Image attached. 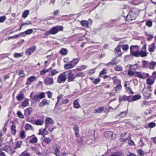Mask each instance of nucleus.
<instances>
[{"label":"nucleus","instance_id":"1","mask_svg":"<svg viewBox=\"0 0 156 156\" xmlns=\"http://www.w3.org/2000/svg\"><path fill=\"white\" fill-rule=\"evenodd\" d=\"M139 12V10L135 7L131 8H130L129 12L127 16H123L125 20H127L128 17H130L129 20H135L138 15Z\"/></svg>","mask_w":156,"mask_h":156},{"label":"nucleus","instance_id":"2","mask_svg":"<svg viewBox=\"0 0 156 156\" xmlns=\"http://www.w3.org/2000/svg\"><path fill=\"white\" fill-rule=\"evenodd\" d=\"M63 28L61 26H56L52 27L50 30L47 31L44 33L43 35L44 38L47 37V36L50 34H55L58 31L62 30Z\"/></svg>","mask_w":156,"mask_h":156},{"label":"nucleus","instance_id":"3","mask_svg":"<svg viewBox=\"0 0 156 156\" xmlns=\"http://www.w3.org/2000/svg\"><path fill=\"white\" fill-rule=\"evenodd\" d=\"M130 54L133 55L137 57L139 52V47L137 45L131 46L130 47Z\"/></svg>","mask_w":156,"mask_h":156},{"label":"nucleus","instance_id":"4","mask_svg":"<svg viewBox=\"0 0 156 156\" xmlns=\"http://www.w3.org/2000/svg\"><path fill=\"white\" fill-rule=\"evenodd\" d=\"M66 73V71L60 74L58 77L57 82L60 83L65 82L67 79Z\"/></svg>","mask_w":156,"mask_h":156},{"label":"nucleus","instance_id":"5","mask_svg":"<svg viewBox=\"0 0 156 156\" xmlns=\"http://www.w3.org/2000/svg\"><path fill=\"white\" fill-rule=\"evenodd\" d=\"M149 76V73H145L143 72H137L136 77L141 79H145Z\"/></svg>","mask_w":156,"mask_h":156},{"label":"nucleus","instance_id":"6","mask_svg":"<svg viewBox=\"0 0 156 156\" xmlns=\"http://www.w3.org/2000/svg\"><path fill=\"white\" fill-rule=\"evenodd\" d=\"M44 82L47 86L52 85L54 83L53 78L52 77H47L44 79Z\"/></svg>","mask_w":156,"mask_h":156},{"label":"nucleus","instance_id":"7","mask_svg":"<svg viewBox=\"0 0 156 156\" xmlns=\"http://www.w3.org/2000/svg\"><path fill=\"white\" fill-rule=\"evenodd\" d=\"M104 136L106 138H109L111 137L112 140H114L116 137V135L113 132L108 131L104 133Z\"/></svg>","mask_w":156,"mask_h":156},{"label":"nucleus","instance_id":"8","mask_svg":"<svg viewBox=\"0 0 156 156\" xmlns=\"http://www.w3.org/2000/svg\"><path fill=\"white\" fill-rule=\"evenodd\" d=\"M66 72L68 75V81L70 82L73 81L75 79V77L74 74L72 73V71H66Z\"/></svg>","mask_w":156,"mask_h":156},{"label":"nucleus","instance_id":"9","mask_svg":"<svg viewBox=\"0 0 156 156\" xmlns=\"http://www.w3.org/2000/svg\"><path fill=\"white\" fill-rule=\"evenodd\" d=\"M27 139L29 140V142L32 144L36 143L38 141L37 138L34 135L28 137Z\"/></svg>","mask_w":156,"mask_h":156},{"label":"nucleus","instance_id":"10","mask_svg":"<svg viewBox=\"0 0 156 156\" xmlns=\"http://www.w3.org/2000/svg\"><path fill=\"white\" fill-rule=\"evenodd\" d=\"M36 47L34 46L33 47H31L27 49L25 52V54L27 55H30L33 53L35 50L36 49Z\"/></svg>","mask_w":156,"mask_h":156},{"label":"nucleus","instance_id":"11","mask_svg":"<svg viewBox=\"0 0 156 156\" xmlns=\"http://www.w3.org/2000/svg\"><path fill=\"white\" fill-rule=\"evenodd\" d=\"M36 80L37 78L35 76H31L27 79L26 84L27 85H30L32 82L35 80Z\"/></svg>","mask_w":156,"mask_h":156},{"label":"nucleus","instance_id":"12","mask_svg":"<svg viewBox=\"0 0 156 156\" xmlns=\"http://www.w3.org/2000/svg\"><path fill=\"white\" fill-rule=\"evenodd\" d=\"M54 123V121L50 118H48L46 119L45 120V128H48L49 126V125H53Z\"/></svg>","mask_w":156,"mask_h":156},{"label":"nucleus","instance_id":"13","mask_svg":"<svg viewBox=\"0 0 156 156\" xmlns=\"http://www.w3.org/2000/svg\"><path fill=\"white\" fill-rule=\"evenodd\" d=\"M89 21L86 20H82L81 21V24L83 27H88L89 24H91L92 21L91 20H89Z\"/></svg>","mask_w":156,"mask_h":156},{"label":"nucleus","instance_id":"14","mask_svg":"<svg viewBox=\"0 0 156 156\" xmlns=\"http://www.w3.org/2000/svg\"><path fill=\"white\" fill-rule=\"evenodd\" d=\"M151 77L147 78L146 80L147 84L150 86L152 85L154 83L155 80V78H151Z\"/></svg>","mask_w":156,"mask_h":156},{"label":"nucleus","instance_id":"15","mask_svg":"<svg viewBox=\"0 0 156 156\" xmlns=\"http://www.w3.org/2000/svg\"><path fill=\"white\" fill-rule=\"evenodd\" d=\"M60 147H58L57 146H55L54 147L53 149L55 151V154L56 156H60L59 154L60 153Z\"/></svg>","mask_w":156,"mask_h":156},{"label":"nucleus","instance_id":"16","mask_svg":"<svg viewBox=\"0 0 156 156\" xmlns=\"http://www.w3.org/2000/svg\"><path fill=\"white\" fill-rule=\"evenodd\" d=\"M50 101H48L46 99H43L41 102L39 104V106L40 107H43L46 105H48L49 104Z\"/></svg>","mask_w":156,"mask_h":156},{"label":"nucleus","instance_id":"17","mask_svg":"<svg viewBox=\"0 0 156 156\" xmlns=\"http://www.w3.org/2000/svg\"><path fill=\"white\" fill-rule=\"evenodd\" d=\"M104 109V107L103 106H100L94 110V113H100L103 111Z\"/></svg>","mask_w":156,"mask_h":156},{"label":"nucleus","instance_id":"18","mask_svg":"<svg viewBox=\"0 0 156 156\" xmlns=\"http://www.w3.org/2000/svg\"><path fill=\"white\" fill-rule=\"evenodd\" d=\"M45 127V128L42 129L41 128L39 130V132L38 133V134L40 135H42L43 136H44V135H47L48 134V132L46 130V129Z\"/></svg>","mask_w":156,"mask_h":156},{"label":"nucleus","instance_id":"19","mask_svg":"<svg viewBox=\"0 0 156 156\" xmlns=\"http://www.w3.org/2000/svg\"><path fill=\"white\" fill-rule=\"evenodd\" d=\"M33 111L32 108L30 107L24 110V115L26 116H28L31 114Z\"/></svg>","mask_w":156,"mask_h":156},{"label":"nucleus","instance_id":"20","mask_svg":"<svg viewBox=\"0 0 156 156\" xmlns=\"http://www.w3.org/2000/svg\"><path fill=\"white\" fill-rule=\"evenodd\" d=\"M74 67L73 66V65L71 62L67 63V64H65L64 66V68L66 70H68L73 68Z\"/></svg>","mask_w":156,"mask_h":156},{"label":"nucleus","instance_id":"21","mask_svg":"<svg viewBox=\"0 0 156 156\" xmlns=\"http://www.w3.org/2000/svg\"><path fill=\"white\" fill-rule=\"evenodd\" d=\"M118 62V61L116 60V58H114L112 60L108 63L106 64L105 65L108 66H114L117 64Z\"/></svg>","mask_w":156,"mask_h":156},{"label":"nucleus","instance_id":"22","mask_svg":"<svg viewBox=\"0 0 156 156\" xmlns=\"http://www.w3.org/2000/svg\"><path fill=\"white\" fill-rule=\"evenodd\" d=\"M151 93L148 91L144 92V98L146 99H148L151 98Z\"/></svg>","mask_w":156,"mask_h":156},{"label":"nucleus","instance_id":"23","mask_svg":"<svg viewBox=\"0 0 156 156\" xmlns=\"http://www.w3.org/2000/svg\"><path fill=\"white\" fill-rule=\"evenodd\" d=\"M147 55V52L145 51H139V52L137 55V57H146Z\"/></svg>","mask_w":156,"mask_h":156},{"label":"nucleus","instance_id":"24","mask_svg":"<svg viewBox=\"0 0 156 156\" xmlns=\"http://www.w3.org/2000/svg\"><path fill=\"white\" fill-rule=\"evenodd\" d=\"M33 92H32L30 95V98L33 100L39 101L40 98L38 94L35 95L34 96H33Z\"/></svg>","mask_w":156,"mask_h":156},{"label":"nucleus","instance_id":"25","mask_svg":"<svg viewBox=\"0 0 156 156\" xmlns=\"http://www.w3.org/2000/svg\"><path fill=\"white\" fill-rule=\"evenodd\" d=\"M148 67L151 69H153L154 68L155 66H156V62L154 61H151L148 63Z\"/></svg>","mask_w":156,"mask_h":156},{"label":"nucleus","instance_id":"26","mask_svg":"<svg viewBox=\"0 0 156 156\" xmlns=\"http://www.w3.org/2000/svg\"><path fill=\"white\" fill-rule=\"evenodd\" d=\"M127 133H126L124 134H122L121 135V136L122 137L120 138V141L122 142H126L127 140H129V139H130V136H128V137L127 138H122L124 137Z\"/></svg>","mask_w":156,"mask_h":156},{"label":"nucleus","instance_id":"27","mask_svg":"<svg viewBox=\"0 0 156 156\" xmlns=\"http://www.w3.org/2000/svg\"><path fill=\"white\" fill-rule=\"evenodd\" d=\"M156 48L155 44L154 43L149 45L148 51L150 52H153L154 51V49Z\"/></svg>","mask_w":156,"mask_h":156},{"label":"nucleus","instance_id":"28","mask_svg":"<svg viewBox=\"0 0 156 156\" xmlns=\"http://www.w3.org/2000/svg\"><path fill=\"white\" fill-rule=\"evenodd\" d=\"M113 80V83L115 84H117L118 85L121 84V81L118 79L117 76H114L112 78Z\"/></svg>","mask_w":156,"mask_h":156},{"label":"nucleus","instance_id":"29","mask_svg":"<svg viewBox=\"0 0 156 156\" xmlns=\"http://www.w3.org/2000/svg\"><path fill=\"white\" fill-rule=\"evenodd\" d=\"M80 60V59L79 58H73L70 62L73 65V66L74 67Z\"/></svg>","mask_w":156,"mask_h":156},{"label":"nucleus","instance_id":"30","mask_svg":"<svg viewBox=\"0 0 156 156\" xmlns=\"http://www.w3.org/2000/svg\"><path fill=\"white\" fill-rule=\"evenodd\" d=\"M43 121L41 119H38L32 122V123L37 125H41L43 124Z\"/></svg>","mask_w":156,"mask_h":156},{"label":"nucleus","instance_id":"31","mask_svg":"<svg viewBox=\"0 0 156 156\" xmlns=\"http://www.w3.org/2000/svg\"><path fill=\"white\" fill-rule=\"evenodd\" d=\"M122 86L120 84L117 85L114 88L115 92L117 93H119L121 90Z\"/></svg>","mask_w":156,"mask_h":156},{"label":"nucleus","instance_id":"32","mask_svg":"<svg viewBox=\"0 0 156 156\" xmlns=\"http://www.w3.org/2000/svg\"><path fill=\"white\" fill-rule=\"evenodd\" d=\"M24 98V94L22 93V91L16 96V98L18 101H21Z\"/></svg>","mask_w":156,"mask_h":156},{"label":"nucleus","instance_id":"33","mask_svg":"<svg viewBox=\"0 0 156 156\" xmlns=\"http://www.w3.org/2000/svg\"><path fill=\"white\" fill-rule=\"evenodd\" d=\"M11 129L12 133L13 135H15L16 131V126L14 124H12L11 126Z\"/></svg>","mask_w":156,"mask_h":156},{"label":"nucleus","instance_id":"34","mask_svg":"<svg viewBox=\"0 0 156 156\" xmlns=\"http://www.w3.org/2000/svg\"><path fill=\"white\" fill-rule=\"evenodd\" d=\"M52 68L50 67L48 69H44L41 71L40 74L41 75H44L46 73L50 71L51 70Z\"/></svg>","mask_w":156,"mask_h":156},{"label":"nucleus","instance_id":"35","mask_svg":"<svg viewBox=\"0 0 156 156\" xmlns=\"http://www.w3.org/2000/svg\"><path fill=\"white\" fill-rule=\"evenodd\" d=\"M73 107L75 108H80V105L77 100L74 101L73 103Z\"/></svg>","mask_w":156,"mask_h":156},{"label":"nucleus","instance_id":"36","mask_svg":"<svg viewBox=\"0 0 156 156\" xmlns=\"http://www.w3.org/2000/svg\"><path fill=\"white\" fill-rule=\"evenodd\" d=\"M87 67V66L84 65H82L80 66H78L77 67L76 69L78 71H81L82 70H83L85 69H86Z\"/></svg>","mask_w":156,"mask_h":156},{"label":"nucleus","instance_id":"37","mask_svg":"<svg viewBox=\"0 0 156 156\" xmlns=\"http://www.w3.org/2000/svg\"><path fill=\"white\" fill-rule=\"evenodd\" d=\"M130 69L132 70H136L138 68V66L137 64L135 65H129Z\"/></svg>","mask_w":156,"mask_h":156},{"label":"nucleus","instance_id":"38","mask_svg":"<svg viewBox=\"0 0 156 156\" xmlns=\"http://www.w3.org/2000/svg\"><path fill=\"white\" fill-rule=\"evenodd\" d=\"M29 100L28 99H26L22 103V105L23 107H25L28 106L29 105Z\"/></svg>","mask_w":156,"mask_h":156},{"label":"nucleus","instance_id":"39","mask_svg":"<svg viewBox=\"0 0 156 156\" xmlns=\"http://www.w3.org/2000/svg\"><path fill=\"white\" fill-rule=\"evenodd\" d=\"M137 71L133 72L130 69L129 70L128 74L129 75L133 76L136 77Z\"/></svg>","mask_w":156,"mask_h":156},{"label":"nucleus","instance_id":"40","mask_svg":"<svg viewBox=\"0 0 156 156\" xmlns=\"http://www.w3.org/2000/svg\"><path fill=\"white\" fill-rule=\"evenodd\" d=\"M25 129L26 130L29 129H31L32 130H33L34 129V128H33L32 125L29 124H27L25 127Z\"/></svg>","mask_w":156,"mask_h":156},{"label":"nucleus","instance_id":"41","mask_svg":"<svg viewBox=\"0 0 156 156\" xmlns=\"http://www.w3.org/2000/svg\"><path fill=\"white\" fill-rule=\"evenodd\" d=\"M60 52L61 54L63 55H65L67 54L68 52V50L65 48H62L61 49Z\"/></svg>","mask_w":156,"mask_h":156},{"label":"nucleus","instance_id":"42","mask_svg":"<svg viewBox=\"0 0 156 156\" xmlns=\"http://www.w3.org/2000/svg\"><path fill=\"white\" fill-rule=\"evenodd\" d=\"M131 4L134 5H136L139 4L140 3V1L138 0H134L130 1L129 2Z\"/></svg>","mask_w":156,"mask_h":156},{"label":"nucleus","instance_id":"43","mask_svg":"<svg viewBox=\"0 0 156 156\" xmlns=\"http://www.w3.org/2000/svg\"><path fill=\"white\" fill-rule=\"evenodd\" d=\"M141 96L139 94H136L133 97V101H134L140 99Z\"/></svg>","mask_w":156,"mask_h":156},{"label":"nucleus","instance_id":"44","mask_svg":"<svg viewBox=\"0 0 156 156\" xmlns=\"http://www.w3.org/2000/svg\"><path fill=\"white\" fill-rule=\"evenodd\" d=\"M29 13V10H27L24 11L22 14V16L24 18H25L27 17Z\"/></svg>","mask_w":156,"mask_h":156},{"label":"nucleus","instance_id":"45","mask_svg":"<svg viewBox=\"0 0 156 156\" xmlns=\"http://www.w3.org/2000/svg\"><path fill=\"white\" fill-rule=\"evenodd\" d=\"M114 69L116 71H121L122 70V68L120 66L117 65L114 67Z\"/></svg>","mask_w":156,"mask_h":156},{"label":"nucleus","instance_id":"46","mask_svg":"<svg viewBox=\"0 0 156 156\" xmlns=\"http://www.w3.org/2000/svg\"><path fill=\"white\" fill-rule=\"evenodd\" d=\"M148 62L145 60H143L142 62V67H147L149 66Z\"/></svg>","mask_w":156,"mask_h":156},{"label":"nucleus","instance_id":"47","mask_svg":"<svg viewBox=\"0 0 156 156\" xmlns=\"http://www.w3.org/2000/svg\"><path fill=\"white\" fill-rule=\"evenodd\" d=\"M23 52L21 53H15L14 54V56L15 58H19L23 56Z\"/></svg>","mask_w":156,"mask_h":156},{"label":"nucleus","instance_id":"48","mask_svg":"<svg viewBox=\"0 0 156 156\" xmlns=\"http://www.w3.org/2000/svg\"><path fill=\"white\" fill-rule=\"evenodd\" d=\"M129 7L126 5L124 4H120L119 5V8L121 9H125Z\"/></svg>","mask_w":156,"mask_h":156},{"label":"nucleus","instance_id":"49","mask_svg":"<svg viewBox=\"0 0 156 156\" xmlns=\"http://www.w3.org/2000/svg\"><path fill=\"white\" fill-rule=\"evenodd\" d=\"M85 73L83 72H80L76 74L75 76L77 77H83L85 76Z\"/></svg>","mask_w":156,"mask_h":156},{"label":"nucleus","instance_id":"50","mask_svg":"<svg viewBox=\"0 0 156 156\" xmlns=\"http://www.w3.org/2000/svg\"><path fill=\"white\" fill-rule=\"evenodd\" d=\"M44 141L47 144H49L51 142V140L49 137H47L44 139Z\"/></svg>","mask_w":156,"mask_h":156},{"label":"nucleus","instance_id":"51","mask_svg":"<svg viewBox=\"0 0 156 156\" xmlns=\"http://www.w3.org/2000/svg\"><path fill=\"white\" fill-rule=\"evenodd\" d=\"M95 69H92L89 70L88 73V75H91L94 74L95 72Z\"/></svg>","mask_w":156,"mask_h":156},{"label":"nucleus","instance_id":"52","mask_svg":"<svg viewBox=\"0 0 156 156\" xmlns=\"http://www.w3.org/2000/svg\"><path fill=\"white\" fill-rule=\"evenodd\" d=\"M107 73V71L105 69H103L102 71H101L99 74V76L100 77H102V76Z\"/></svg>","mask_w":156,"mask_h":156},{"label":"nucleus","instance_id":"53","mask_svg":"<svg viewBox=\"0 0 156 156\" xmlns=\"http://www.w3.org/2000/svg\"><path fill=\"white\" fill-rule=\"evenodd\" d=\"M111 156H124L120 152H116L111 154Z\"/></svg>","mask_w":156,"mask_h":156},{"label":"nucleus","instance_id":"54","mask_svg":"<svg viewBox=\"0 0 156 156\" xmlns=\"http://www.w3.org/2000/svg\"><path fill=\"white\" fill-rule=\"evenodd\" d=\"M122 49L124 51H126L129 48V46L127 44H124L121 46Z\"/></svg>","mask_w":156,"mask_h":156},{"label":"nucleus","instance_id":"55","mask_svg":"<svg viewBox=\"0 0 156 156\" xmlns=\"http://www.w3.org/2000/svg\"><path fill=\"white\" fill-rule=\"evenodd\" d=\"M58 73V71L55 69L53 70L51 72V76H54Z\"/></svg>","mask_w":156,"mask_h":156},{"label":"nucleus","instance_id":"56","mask_svg":"<svg viewBox=\"0 0 156 156\" xmlns=\"http://www.w3.org/2000/svg\"><path fill=\"white\" fill-rule=\"evenodd\" d=\"M26 136L25 132L24 130L22 131L20 133V137L21 139L24 138Z\"/></svg>","mask_w":156,"mask_h":156},{"label":"nucleus","instance_id":"57","mask_svg":"<svg viewBox=\"0 0 156 156\" xmlns=\"http://www.w3.org/2000/svg\"><path fill=\"white\" fill-rule=\"evenodd\" d=\"M17 115H18V116L21 119H23L24 118V115L22 114V113L21 112L19 111H18L17 112Z\"/></svg>","mask_w":156,"mask_h":156},{"label":"nucleus","instance_id":"58","mask_svg":"<svg viewBox=\"0 0 156 156\" xmlns=\"http://www.w3.org/2000/svg\"><path fill=\"white\" fill-rule=\"evenodd\" d=\"M149 102L148 101H143L142 104L141 105V106L142 107L146 106L147 105H149Z\"/></svg>","mask_w":156,"mask_h":156},{"label":"nucleus","instance_id":"59","mask_svg":"<svg viewBox=\"0 0 156 156\" xmlns=\"http://www.w3.org/2000/svg\"><path fill=\"white\" fill-rule=\"evenodd\" d=\"M33 30L32 29H30L25 31L24 34L25 33L26 34H30L32 33Z\"/></svg>","mask_w":156,"mask_h":156},{"label":"nucleus","instance_id":"60","mask_svg":"<svg viewBox=\"0 0 156 156\" xmlns=\"http://www.w3.org/2000/svg\"><path fill=\"white\" fill-rule=\"evenodd\" d=\"M148 125L150 128H153L156 126V124L152 122L148 123Z\"/></svg>","mask_w":156,"mask_h":156},{"label":"nucleus","instance_id":"61","mask_svg":"<svg viewBox=\"0 0 156 156\" xmlns=\"http://www.w3.org/2000/svg\"><path fill=\"white\" fill-rule=\"evenodd\" d=\"M40 99L45 98V95L44 92L38 94Z\"/></svg>","mask_w":156,"mask_h":156},{"label":"nucleus","instance_id":"62","mask_svg":"<svg viewBox=\"0 0 156 156\" xmlns=\"http://www.w3.org/2000/svg\"><path fill=\"white\" fill-rule=\"evenodd\" d=\"M127 97L126 95H124V96L120 97L119 99V101H126L127 100Z\"/></svg>","mask_w":156,"mask_h":156},{"label":"nucleus","instance_id":"63","mask_svg":"<svg viewBox=\"0 0 156 156\" xmlns=\"http://www.w3.org/2000/svg\"><path fill=\"white\" fill-rule=\"evenodd\" d=\"M63 97V95L61 94L59 96H58L57 97L58 101L56 105H57L59 102L60 100H61Z\"/></svg>","mask_w":156,"mask_h":156},{"label":"nucleus","instance_id":"64","mask_svg":"<svg viewBox=\"0 0 156 156\" xmlns=\"http://www.w3.org/2000/svg\"><path fill=\"white\" fill-rule=\"evenodd\" d=\"M115 54L117 57L120 56L122 53L121 51H115Z\"/></svg>","mask_w":156,"mask_h":156}]
</instances>
